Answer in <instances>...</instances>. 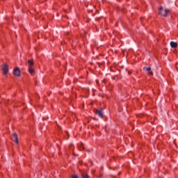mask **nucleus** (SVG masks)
Returning <instances> with one entry per match:
<instances>
[{
    "label": "nucleus",
    "instance_id": "nucleus-9",
    "mask_svg": "<svg viewBox=\"0 0 178 178\" xmlns=\"http://www.w3.org/2000/svg\"><path fill=\"white\" fill-rule=\"evenodd\" d=\"M143 70H147V72H149L151 70V67H143Z\"/></svg>",
    "mask_w": 178,
    "mask_h": 178
},
{
    "label": "nucleus",
    "instance_id": "nucleus-2",
    "mask_svg": "<svg viewBox=\"0 0 178 178\" xmlns=\"http://www.w3.org/2000/svg\"><path fill=\"white\" fill-rule=\"evenodd\" d=\"M159 14L161 15V16H163L164 17H168V13H169V10L168 9L163 10V7H160L159 8Z\"/></svg>",
    "mask_w": 178,
    "mask_h": 178
},
{
    "label": "nucleus",
    "instance_id": "nucleus-8",
    "mask_svg": "<svg viewBox=\"0 0 178 178\" xmlns=\"http://www.w3.org/2000/svg\"><path fill=\"white\" fill-rule=\"evenodd\" d=\"M29 72L31 74H34V68H33V67H29Z\"/></svg>",
    "mask_w": 178,
    "mask_h": 178
},
{
    "label": "nucleus",
    "instance_id": "nucleus-6",
    "mask_svg": "<svg viewBox=\"0 0 178 178\" xmlns=\"http://www.w3.org/2000/svg\"><path fill=\"white\" fill-rule=\"evenodd\" d=\"M33 65H34V62H33V60H28L29 67H33Z\"/></svg>",
    "mask_w": 178,
    "mask_h": 178
},
{
    "label": "nucleus",
    "instance_id": "nucleus-7",
    "mask_svg": "<svg viewBox=\"0 0 178 178\" xmlns=\"http://www.w3.org/2000/svg\"><path fill=\"white\" fill-rule=\"evenodd\" d=\"M96 113L97 115H99V116L100 118H102V116H104V113H102V111L99 110V111H96Z\"/></svg>",
    "mask_w": 178,
    "mask_h": 178
},
{
    "label": "nucleus",
    "instance_id": "nucleus-3",
    "mask_svg": "<svg viewBox=\"0 0 178 178\" xmlns=\"http://www.w3.org/2000/svg\"><path fill=\"white\" fill-rule=\"evenodd\" d=\"M13 74L15 76V77H20L22 76V74L20 72V69L19 67H16L13 70Z\"/></svg>",
    "mask_w": 178,
    "mask_h": 178
},
{
    "label": "nucleus",
    "instance_id": "nucleus-1",
    "mask_svg": "<svg viewBox=\"0 0 178 178\" xmlns=\"http://www.w3.org/2000/svg\"><path fill=\"white\" fill-rule=\"evenodd\" d=\"M1 71H2V74L3 76H8V74L9 73V66L8 65L7 63H4L1 65Z\"/></svg>",
    "mask_w": 178,
    "mask_h": 178
},
{
    "label": "nucleus",
    "instance_id": "nucleus-10",
    "mask_svg": "<svg viewBox=\"0 0 178 178\" xmlns=\"http://www.w3.org/2000/svg\"><path fill=\"white\" fill-rule=\"evenodd\" d=\"M147 74H148V76H152V74H154V72H149L147 73Z\"/></svg>",
    "mask_w": 178,
    "mask_h": 178
},
{
    "label": "nucleus",
    "instance_id": "nucleus-5",
    "mask_svg": "<svg viewBox=\"0 0 178 178\" xmlns=\"http://www.w3.org/2000/svg\"><path fill=\"white\" fill-rule=\"evenodd\" d=\"M171 48H177V43L175 42H170Z\"/></svg>",
    "mask_w": 178,
    "mask_h": 178
},
{
    "label": "nucleus",
    "instance_id": "nucleus-11",
    "mask_svg": "<svg viewBox=\"0 0 178 178\" xmlns=\"http://www.w3.org/2000/svg\"><path fill=\"white\" fill-rule=\"evenodd\" d=\"M82 177H83V178H90V177H88L87 175H82Z\"/></svg>",
    "mask_w": 178,
    "mask_h": 178
},
{
    "label": "nucleus",
    "instance_id": "nucleus-4",
    "mask_svg": "<svg viewBox=\"0 0 178 178\" xmlns=\"http://www.w3.org/2000/svg\"><path fill=\"white\" fill-rule=\"evenodd\" d=\"M11 140H13L14 141V143H15V144H19L17 134H16V133L13 134Z\"/></svg>",
    "mask_w": 178,
    "mask_h": 178
},
{
    "label": "nucleus",
    "instance_id": "nucleus-12",
    "mask_svg": "<svg viewBox=\"0 0 178 178\" xmlns=\"http://www.w3.org/2000/svg\"><path fill=\"white\" fill-rule=\"evenodd\" d=\"M72 178H78L76 175H73Z\"/></svg>",
    "mask_w": 178,
    "mask_h": 178
}]
</instances>
